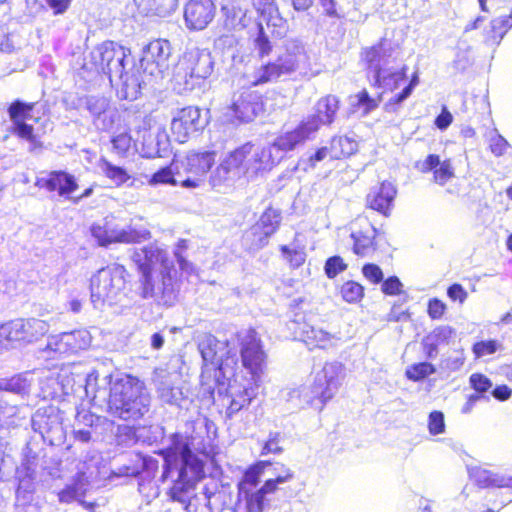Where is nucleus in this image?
Segmentation results:
<instances>
[{"label":"nucleus","mask_w":512,"mask_h":512,"mask_svg":"<svg viewBox=\"0 0 512 512\" xmlns=\"http://www.w3.org/2000/svg\"><path fill=\"white\" fill-rule=\"evenodd\" d=\"M150 397L138 377L126 374L110 383L108 412L119 419L138 420L148 411Z\"/></svg>","instance_id":"f257e3e1"},{"label":"nucleus","mask_w":512,"mask_h":512,"mask_svg":"<svg viewBox=\"0 0 512 512\" xmlns=\"http://www.w3.org/2000/svg\"><path fill=\"white\" fill-rule=\"evenodd\" d=\"M264 152L259 151L251 142H246L230 151L216 168L212 185H221L231 178V174L241 176H257L266 169L263 162Z\"/></svg>","instance_id":"f03ea898"},{"label":"nucleus","mask_w":512,"mask_h":512,"mask_svg":"<svg viewBox=\"0 0 512 512\" xmlns=\"http://www.w3.org/2000/svg\"><path fill=\"white\" fill-rule=\"evenodd\" d=\"M126 274L123 265L98 270L90 280L91 301L95 305L113 301L125 288Z\"/></svg>","instance_id":"7ed1b4c3"},{"label":"nucleus","mask_w":512,"mask_h":512,"mask_svg":"<svg viewBox=\"0 0 512 512\" xmlns=\"http://www.w3.org/2000/svg\"><path fill=\"white\" fill-rule=\"evenodd\" d=\"M239 354L243 368L251 376V380L260 381L267 368V353L260 335L250 328L244 333H238Z\"/></svg>","instance_id":"20e7f679"},{"label":"nucleus","mask_w":512,"mask_h":512,"mask_svg":"<svg viewBox=\"0 0 512 512\" xmlns=\"http://www.w3.org/2000/svg\"><path fill=\"white\" fill-rule=\"evenodd\" d=\"M204 477L205 464L196 462L192 465V469L187 471L185 468H180L177 479L173 481L166 492L168 500L180 503L185 511L190 512L192 500L195 497L192 492Z\"/></svg>","instance_id":"39448f33"},{"label":"nucleus","mask_w":512,"mask_h":512,"mask_svg":"<svg viewBox=\"0 0 512 512\" xmlns=\"http://www.w3.org/2000/svg\"><path fill=\"white\" fill-rule=\"evenodd\" d=\"M265 110L263 96L256 91L244 90L235 93L226 107V117L231 123H248Z\"/></svg>","instance_id":"423d86ee"},{"label":"nucleus","mask_w":512,"mask_h":512,"mask_svg":"<svg viewBox=\"0 0 512 512\" xmlns=\"http://www.w3.org/2000/svg\"><path fill=\"white\" fill-rule=\"evenodd\" d=\"M294 478L290 469H285L284 474L267 479L259 489H245L237 493V505L243 504L244 512H263L268 503L267 495L274 494L278 486Z\"/></svg>","instance_id":"0eeeda50"},{"label":"nucleus","mask_w":512,"mask_h":512,"mask_svg":"<svg viewBox=\"0 0 512 512\" xmlns=\"http://www.w3.org/2000/svg\"><path fill=\"white\" fill-rule=\"evenodd\" d=\"M203 127L201 109L198 106L189 105L178 109L172 117L170 133L174 141L183 144L200 133Z\"/></svg>","instance_id":"6e6552de"},{"label":"nucleus","mask_w":512,"mask_h":512,"mask_svg":"<svg viewBox=\"0 0 512 512\" xmlns=\"http://www.w3.org/2000/svg\"><path fill=\"white\" fill-rule=\"evenodd\" d=\"M35 107L34 102H23L14 100L8 106V115L13 123L12 132L18 138L28 141L33 149H41L43 143L34 133V127L25 121L30 118V114Z\"/></svg>","instance_id":"1a4fd4ad"},{"label":"nucleus","mask_w":512,"mask_h":512,"mask_svg":"<svg viewBox=\"0 0 512 512\" xmlns=\"http://www.w3.org/2000/svg\"><path fill=\"white\" fill-rule=\"evenodd\" d=\"M143 256L134 259L139 277L140 296L144 299L152 298L156 294V282L153 278V270L155 264L163 263L165 256L160 249L144 247L142 248Z\"/></svg>","instance_id":"9d476101"},{"label":"nucleus","mask_w":512,"mask_h":512,"mask_svg":"<svg viewBox=\"0 0 512 512\" xmlns=\"http://www.w3.org/2000/svg\"><path fill=\"white\" fill-rule=\"evenodd\" d=\"M216 151H190L185 157V172L190 174L180 185L197 188L204 183L207 174L214 166Z\"/></svg>","instance_id":"9b49d317"},{"label":"nucleus","mask_w":512,"mask_h":512,"mask_svg":"<svg viewBox=\"0 0 512 512\" xmlns=\"http://www.w3.org/2000/svg\"><path fill=\"white\" fill-rule=\"evenodd\" d=\"M157 454L164 460L162 473L163 480L172 472L173 464L178 454H180L182 460L180 468H185V471L191 470L192 465L196 462L197 464H204V462L192 452L189 443L184 441L182 436L179 434H173L171 445L160 449Z\"/></svg>","instance_id":"f8f14e48"},{"label":"nucleus","mask_w":512,"mask_h":512,"mask_svg":"<svg viewBox=\"0 0 512 512\" xmlns=\"http://www.w3.org/2000/svg\"><path fill=\"white\" fill-rule=\"evenodd\" d=\"M338 368L333 364H325L314 377L310 386L311 397L309 402H318L322 409L333 397L339 386Z\"/></svg>","instance_id":"ddd939ff"},{"label":"nucleus","mask_w":512,"mask_h":512,"mask_svg":"<svg viewBox=\"0 0 512 512\" xmlns=\"http://www.w3.org/2000/svg\"><path fill=\"white\" fill-rule=\"evenodd\" d=\"M91 235L99 246L107 247L115 243L134 244L150 238L148 230L138 231L134 228L115 230L107 223H94L90 228Z\"/></svg>","instance_id":"4468645a"},{"label":"nucleus","mask_w":512,"mask_h":512,"mask_svg":"<svg viewBox=\"0 0 512 512\" xmlns=\"http://www.w3.org/2000/svg\"><path fill=\"white\" fill-rule=\"evenodd\" d=\"M8 343H31L44 336L48 329L46 321L36 318H17L5 322Z\"/></svg>","instance_id":"2eb2a0df"},{"label":"nucleus","mask_w":512,"mask_h":512,"mask_svg":"<svg viewBox=\"0 0 512 512\" xmlns=\"http://www.w3.org/2000/svg\"><path fill=\"white\" fill-rule=\"evenodd\" d=\"M35 186L40 190L55 193L65 199H69L79 188L75 176L66 170H52L45 176L37 177Z\"/></svg>","instance_id":"dca6fc26"},{"label":"nucleus","mask_w":512,"mask_h":512,"mask_svg":"<svg viewBox=\"0 0 512 512\" xmlns=\"http://www.w3.org/2000/svg\"><path fill=\"white\" fill-rule=\"evenodd\" d=\"M378 230L367 220L359 219L351 232L352 251L361 258L370 257L378 250Z\"/></svg>","instance_id":"f3484780"},{"label":"nucleus","mask_w":512,"mask_h":512,"mask_svg":"<svg viewBox=\"0 0 512 512\" xmlns=\"http://www.w3.org/2000/svg\"><path fill=\"white\" fill-rule=\"evenodd\" d=\"M215 14L213 0H188L184 6V21L190 31L205 29L213 21Z\"/></svg>","instance_id":"a211bd4d"},{"label":"nucleus","mask_w":512,"mask_h":512,"mask_svg":"<svg viewBox=\"0 0 512 512\" xmlns=\"http://www.w3.org/2000/svg\"><path fill=\"white\" fill-rule=\"evenodd\" d=\"M396 195V187L391 182L384 180L370 189L365 198V205L368 209L376 211L384 217H389Z\"/></svg>","instance_id":"6ab92c4d"},{"label":"nucleus","mask_w":512,"mask_h":512,"mask_svg":"<svg viewBox=\"0 0 512 512\" xmlns=\"http://www.w3.org/2000/svg\"><path fill=\"white\" fill-rule=\"evenodd\" d=\"M339 109L340 99L336 95L327 94L318 99L314 113L304 119V122L314 133L321 126L331 125L335 121Z\"/></svg>","instance_id":"aec40b11"},{"label":"nucleus","mask_w":512,"mask_h":512,"mask_svg":"<svg viewBox=\"0 0 512 512\" xmlns=\"http://www.w3.org/2000/svg\"><path fill=\"white\" fill-rule=\"evenodd\" d=\"M98 65L101 71L111 77L113 74L122 76L125 72V53L122 46L113 41H104L97 47Z\"/></svg>","instance_id":"412c9836"},{"label":"nucleus","mask_w":512,"mask_h":512,"mask_svg":"<svg viewBox=\"0 0 512 512\" xmlns=\"http://www.w3.org/2000/svg\"><path fill=\"white\" fill-rule=\"evenodd\" d=\"M282 221L281 211L268 206L260 215L259 220L251 228L255 246L262 248L268 244V239L275 234Z\"/></svg>","instance_id":"4be33fe9"},{"label":"nucleus","mask_w":512,"mask_h":512,"mask_svg":"<svg viewBox=\"0 0 512 512\" xmlns=\"http://www.w3.org/2000/svg\"><path fill=\"white\" fill-rule=\"evenodd\" d=\"M296 334L309 350H329L338 340L335 334L308 323H299Z\"/></svg>","instance_id":"5701e85b"},{"label":"nucleus","mask_w":512,"mask_h":512,"mask_svg":"<svg viewBox=\"0 0 512 512\" xmlns=\"http://www.w3.org/2000/svg\"><path fill=\"white\" fill-rule=\"evenodd\" d=\"M253 7L259 15L266 19L268 26H273L272 36L276 38L286 36L288 23L280 16L276 0H253Z\"/></svg>","instance_id":"b1692460"},{"label":"nucleus","mask_w":512,"mask_h":512,"mask_svg":"<svg viewBox=\"0 0 512 512\" xmlns=\"http://www.w3.org/2000/svg\"><path fill=\"white\" fill-rule=\"evenodd\" d=\"M295 68L296 63L294 60L278 57L274 62H267L261 65L259 69L255 71L251 84L257 86L272 82L283 74L291 73Z\"/></svg>","instance_id":"393cba45"},{"label":"nucleus","mask_w":512,"mask_h":512,"mask_svg":"<svg viewBox=\"0 0 512 512\" xmlns=\"http://www.w3.org/2000/svg\"><path fill=\"white\" fill-rule=\"evenodd\" d=\"M415 167L421 173H433V180L439 185H445L454 177V169L450 159L441 161L437 154H429L422 162H417Z\"/></svg>","instance_id":"a878e982"},{"label":"nucleus","mask_w":512,"mask_h":512,"mask_svg":"<svg viewBox=\"0 0 512 512\" xmlns=\"http://www.w3.org/2000/svg\"><path fill=\"white\" fill-rule=\"evenodd\" d=\"M469 385L474 390V393L467 397V400L462 407L463 413L471 412L475 403L480 399L485 398L486 394L491 392L493 387L491 379L480 372H475L470 375Z\"/></svg>","instance_id":"bb28decb"},{"label":"nucleus","mask_w":512,"mask_h":512,"mask_svg":"<svg viewBox=\"0 0 512 512\" xmlns=\"http://www.w3.org/2000/svg\"><path fill=\"white\" fill-rule=\"evenodd\" d=\"M312 133L308 125L302 120L293 130L279 135L274 145L281 151H291L298 144L308 139Z\"/></svg>","instance_id":"cd10ccee"},{"label":"nucleus","mask_w":512,"mask_h":512,"mask_svg":"<svg viewBox=\"0 0 512 512\" xmlns=\"http://www.w3.org/2000/svg\"><path fill=\"white\" fill-rule=\"evenodd\" d=\"M385 45L386 39L382 38L377 43L364 47L360 52L361 62L364 64L367 70L373 72L374 76L377 75V71L382 73V68L380 67V63L382 59L385 57Z\"/></svg>","instance_id":"c85d7f7f"},{"label":"nucleus","mask_w":512,"mask_h":512,"mask_svg":"<svg viewBox=\"0 0 512 512\" xmlns=\"http://www.w3.org/2000/svg\"><path fill=\"white\" fill-rule=\"evenodd\" d=\"M259 384L260 381L251 380L248 386L243 387L242 390H239L232 396L230 404L227 407L228 416L231 417L251 404L252 400L257 396Z\"/></svg>","instance_id":"c756f323"},{"label":"nucleus","mask_w":512,"mask_h":512,"mask_svg":"<svg viewBox=\"0 0 512 512\" xmlns=\"http://www.w3.org/2000/svg\"><path fill=\"white\" fill-rule=\"evenodd\" d=\"M79 333H62L52 337L48 342L46 349L59 354H73L82 348L78 340Z\"/></svg>","instance_id":"7c9ffc66"},{"label":"nucleus","mask_w":512,"mask_h":512,"mask_svg":"<svg viewBox=\"0 0 512 512\" xmlns=\"http://www.w3.org/2000/svg\"><path fill=\"white\" fill-rule=\"evenodd\" d=\"M327 146L332 161L348 158L357 151V143L344 135L332 137Z\"/></svg>","instance_id":"2f4dec72"},{"label":"nucleus","mask_w":512,"mask_h":512,"mask_svg":"<svg viewBox=\"0 0 512 512\" xmlns=\"http://www.w3.org/2000/svg\"><path fill=\"white\" fill-rule=\"evenodd\" d=\"M407 70V67L403 66L386 75H382L378 70L377 75L374 77L373 86L376 88H383L384 92H393L407 79Z\"/></svg>","instance_id":"473e14b6"},{"label":"nucleus","mask_w":512,"mask_h":512,"mask_svg":"<svg viewBox=\"0 0 512 512\" xmlns=\"http://www.w3.org/2000/svg\"><path fill=\"white\" fill-rule=\"evenodd\" d=\"M271 465L270 461L262 460L250 465L243 474L242 479L238 483L237 489H255L260 482V478L267 466Z\"/></svg>","instance_id":"72a5a7b5"},{"label":"nucleus","mask_w":512,"mask_h":512,"mask_svg":"<svg viewBox=\"0 0 512 512\" xmlns=\"http://www.w3.org/2000/svg\"><path fill=\"white\" fill-rule=\"evenodd\" d=\"M510 29L503 16L493 18L483 31L484 41L490 45H499Z\"/></svg>","instance_id":"f704fd0d"},{"label":"nucleus","mask_w":512,"mask_h":512,"mask_svg":"<svg viewBox=\"0 0 512 512\" xmlns=\"http://www.w3.org/2000/svg\"><path fill=\"white\" fill-rule=\"evenodd\" d=\"M323 9V15L338 19L340 14L337 8L336 0H318ZM293 9L296 12H306L314 5L315 0H290Z\"/></svg>","instance_id":"c9c22d12"},{"label":"nucleus","mask_w":512,"mask_h":512,"mask_svg":"<svg viewBox=\"0 0 512 512\" xmlns=\"http://www.w3.org/2000/svg\"><path fill=\"white\" fill-rule=\"evenodd\" d=\"M354 97L356 101L353 104V107L356 110L361 111L363 115H368L377 109L382 102V94H378L376 97H373L366 88L357 92Z\"/></svg>","instance_id":"e433bc0d"},{"label":"nucleus","mask_w":512,"mask_h":512,"mask_svg":"<svg viewBox=\"0 0 512 512\" xmlns=\"http://www.w3.org/2000/svg\"><path fill=\"white\" fill-rule=\"evenodd\" d=\"M100 165L105 177L113 182L116 187L123 186L131 178L125 168L114 165L106 159H101Z\"/></svg>","instance_id":"4c0bfd02"},{"label":"nucleus","mask_w":512,"mask_h":512,"mask_svg":"<svg viewBox=\"0 0 512 512\" xmlns=\"http://www.w3.org/2000/svg\"><path fill=\"white\" fill-rule=\"evenodd\" d=\"M418 84L419 76L417 73H413L409 82L403 87V89L385 103L386 110L395 111L408 97H410Z\"/></svg>","instance_id":"58836bf2"},{"label":"nucleus","mask_w":512,"mask_h":512,"mask_svg":"<svg viewBox=\"0 0 512 512\" xmlns=\"http://www.w3.org/2000/svg\"><path fill=\"white\" fill-rule=\"evenodd\" d=\"M477 486L480 488H505L512 485L511 478L499 476L490 471H482L476 478Z\"/></svg>","instance_id":"ea45409f"},{"label":"nucleus","mask_w":512,"mask_h":512,"mask_svg":"<svg viewBox=\"0 0 512 512\" xmlns=\"http://www.w3.org/2000/svg\"><path fill=\"white\" fill-rule=\"evenodd\" d=\"M339 292L347 303H358L363 299L365 289L359 282L347 280L342 283Z\"/></svg>","instance_id":"a19ab883"},{"label":"nucleus","mask_w":512,"mask_h":512,"mask_svg":"<svg viewBox=\"0 0 512 512\" xmlns=\"http://www.w3.org/2000/svg\"><path fill=\"white\" fill-rule=\"evenodd\" d=\"M254 47L258 50L260 58L268 56L272 52V44L266 34L262 23L258 22L256 26V33L250 36Z\"/></svg>","instance_id":"79ce46f5"},{"label":"nucleus","mask_w":512,"mask_h":512,"mask_svg":"<svg viewBox=\"0 0 512 512\" xmlns=\"http://www.w3.org/2000/svg\"><path fill=\"white\" fill-rule=\"evenodd\" d=\"M147 51L156 63L166 61L171 55V45L168 40L155 39L147 46Z\"/></svg>","instance_id":"37998d69"},{"label":"nucleus","mask_w":512,"mask_h":512,"mask_svg":"<svg viewBox=\"0 0 512 512\" xmlns=\"http://www.w3.org/2000/svg\"><path fill=\"white\" fill-rule=\"evenodd\" d=\"M436 368L429 362L414 363L407 367L405 376L414 382L423 380L424 378L434 374Z\"/></svg>","instance_id":"c03bdc74"},{"label":"nucleus","mask_w":512,"mask_h":512,"mask_svg":"<svg viewBox=\"0 0 512 512\" xmlns=\"http://www.w3.org/2000/svg\"><path fill=\"white\" fill-rule=\"evenodd\" d=\"M148 184L151 186L156 185H177V181L175 179V172L172 170L171 166H165L157 170L148 180Z\"/></svg>","instance_id":"a18cd8bd"},{"label":"nucleus","mask_w":512,"mask_h":512,"mask_svg":"<svg viewBox=\"0 0 512 512\" xmlns=\"http://www.w3.org/2000/svg\"><path fill=\"white\" fill-rule=\"evenodd\" d=\"M279 249L290 267L298 268L304 264L306 254L303 249L290 248L287 245H281Z\"/></svg>","instance_id":"49530a36"},{"label":"nucleus","mask_w":512,"mask_h":512,"mask_svg":"<svg viewBox=\"0 0 512 512\" xmlns=\"http://www.w3.org/2000/svg\"><path fill=\"white\" fill-rule=\"evenodd\" d=\"M501 347V344L495 339L475 342L472 346V352L476 359L492 355Z\"/></svg>","instance_id":"de8ad7c7"},{"label":"nucleus","mask_w":512,"mask_h":512,"mask_svg":"<svg viewBox=\"0 0 512 512\" xmlns=\"http://www.w3.org/2000/svg\"><path fill=\"white\" fill-rule=\"evenodd\" d=\"M283 438L280 432H270L268 439L262 446L261 455L281 454L284 451L281 445Z\"/></svg>","instance_id":"09e8293b"},{"label":"nucleus","mask_w":512,"mask_h":512,"mask_svg":"<svg viewBox=\"0 0 512 512\" xmlns=\"http://www.w3.org/2000/svg\"><path fill=\"white\" fill-rule=\"evenodd\" d=\"M348 268L341 256L335 255L325 261L324 270L328 278L333 279Z\"/></svg>","instance_id":"8fccbe9b"},{"label":"nucleus","mask_w":512,"mask_h":512,"mask_svg":"<svg viewBox=\"0 0 512 512\" xmlns=\"http://www.w3.org/2000/svg\"><path fill=\"white\" fill-rule=\"evenodd\" d=\"M428 431L431 435L442 434L445 431L444 414L434 410L428 416Z\"/></svg>","instance_id":"3c124183"},{"label":"nucleus","mask_w":512,"mask_h":512,"mask_svg":"<svg viewBox=\"0 0 512 512\" xmlns=\"http://www.w3.org/2000/svg\"><path fill=\"white\" fill-rule=\"evenodd\" d=\"M447 311V305L439 298H431L427 303V314L431 320H440Z\"/></svg>","instance_id":"603ef678"},{"label":"nucleus","mask_w":512,"mask_h":512,"mask_svg":"<svg viewBox=\"0 0 512 512\" xmlns=\"http://www.w3.org/2000/svg\"><path fill=\"white\" fill-rule=\"evenodd\" d=\"M113 150L117 154L125 155L131 147V137L127 133L116 135L111 140Z\"/></svg>","instance_id":"864d4df0"},{"label":"nucleus","mask_w":512,"mask_h":512,"mask_svg":"<svg viewBox=\"0 0 512 512\" xmlns=\"http://www.w3.org/2000/svg\"><path fill=\"white\" fill-rule=\"evenodd\" d=\"M362 274L373 284L382 282L384 277L381 268L374 263L364 264L362 267Z\"/></svg>","instance_id":"5fc2aeb1"},{"label":"nucleus","mask_w":512,"mask_h":512,"mask_svg":"<svg viewBox=\"0 0 512 512\" xmlns=\"http://www.w3.org/2000/svg\"><path fill=\"white\" fill-rule=\"evenodd\" d=\"M509 148L508 141L500 134L493 136L489 142V149L496 157L503 156Z\"/></svg>","instance_id":"6e6d98bb"},{"label":"nucleus","mask_w":512,"mask_h":512,"mask_svg":"<svg viewBox=\"0 0 512 512\" xmlns=\"http://www.w3.org/2000/svg\"><path fill=\"white\" fill-rule=\"evenodd\" d=\"M454 330L449 326H439L428 335L431 336L439 345L448 343Z\"/></svg>","instance_id":"4d7b16f0"},{"label":"nucleus","mask_w":512,"mask_h":512,"mask_svg":"<svg viewBox=\"0 0 512 512\" xmlns=\"http://www.w3.org/2000/svg\"><path fill=\"white\" fill-rule=\"evenodd\" d=\"M402 284L396 276L387 278L382 284V292L386 295H398L401 292Z\"/></svg>","instance_id":"13d9d810"},{"label":"nucleus","mask_w":512,"mask_h":512,"mask_svg":"<svg viewBox=\"0 0 512 512\" xmlns=\"http://www.w3.org/2000/svg\"><path fill=\"white\" fill-rule=\"evenodd\" d=\"M447 296L452 301L463 303L467 299L468 293L461 284L453 283L447 288Z\"/></svg>","instance_id":"bf43d9fd"},{"label":"nucleus","mask_w":512,"mask_h":512,"mask_svg":"<svg viewBox=\"0 0 512 512\" xmlns=\"http://www.w3.org/2000/svg\"><path fill=\"white\" fill-rule=\"evenodd\" d=\"M453 122V116L446 107H443L441 113L435 118L434 124L440 130L447 129Z\"/></svg>","instance_id":"052dcab7"},{"label":"nucleus","mask_w":512,"mask_h":512,"mask_svg":"<svg viewBox=\"0 0 512 512\" xmlns=\"http://www.w3.org/2000/svg\"><path fill=\"white\" fill-rule=\"evenodd\" d=\"M491 395L496 400L504 402L512 396V389L506 384L497 385L491 389Z\"/></svg>","instance_id":"680f3d73"},{"label":"nucleus","mask_w":512,"mask_h":512,"mask_svg":"<svg viewBox=\"0 0 512 512\" xmlns=\"http://www.w3.org/2000/svg\"><path fill=\"white\" fill-rule=\"evenodd\" d=\"M72 0H45L46 4L53 10L54 15H60L65 13Z\"/></svg>","instance_id":"e2e57ef3"},{"label":"nucleus","mask_w":512,"mask_h":512,"mask_svg":"<svg viewBox=\"0 0 512 512\" xmlns=\"http://www.w3.org/2000/svg\"><path fill=\"white\" fill-rule=\"evenodd\" d=\"M323 160H331V155L328 149V146H322L316 150V152L311 155L308 159L310 166L315 167L317 162L323 161Z\"/></svg>","instance_id":"0e129e2a"},{"label":"nucleus","mask_w":512,"mask_h":512,"mask_svg":"<svg viewBox=\"0 0 512 512\" xmlns=\"http://www.w3.org/2000/svg\"><path fill=\"white\" fill-rule=\"evenodd\" d=\"M423 351L428 358H433L438 352L439 344L429 335H426L422 341Z\"/></svg>","instance_id":"69168bd1"},{"label":"nucleus","mask_w":512,"mask_h":512,"mask_svg":"<svg viewBox=\"0 0 512 512\" xmlns=\"http://www.w3.org/2000/svg\"><path fill=\"white\" fill-rule=\"evenodd\" d=\"M173 286V280L172 276L170 274V271H163L161 272V286L159 287V291L161 294H165L166 292L170 291Z\"/></svg>","instance_id":"338daca9"},{"label":"nucleus","mask_w":512,"mask_h":512,"mask_svg":"<svg viewBox=\"0 0 512 512\" xmlns=\"http://www.w3.org/2000/svg\"><path fill=\"white\" fill-rule=\"evenodd\" d=\"M164 344V338L160 333H154L151 336V346L153 349H160Z\"/></svg>","instance_id":"774afa93"}]
</instances>
